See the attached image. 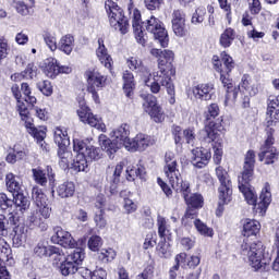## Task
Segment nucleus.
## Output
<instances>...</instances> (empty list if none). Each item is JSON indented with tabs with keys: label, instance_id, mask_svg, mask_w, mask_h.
<instances>
[{
	"label": "nucleus",
	"instance_id": "7",
	"mask_svg": "<svg viewBox=\"0 0 279 279\" xmlns=\"http://www.w3.org/2000/svg\"><path fill=\"white\" fill-rule=\"evenodd\" d=\"M105 10L109 19V25L114 32H120L123 36L130 32V21L119 4L112 0H107Z\"/></svg>",
	"mask_w": 279,
	"mask_h": 279
},
{
	"label": "nucleus",
	"instance_id": "49",
	"mask_svg": "<svg viewBox=\"0 0 279 279\" xmlns=\"http://www.w3.org/2000/svg\"><path fill=\"white\" fill-rule=\"evenodd\" d=\"M195 219H197V210L190 207L186 209L185 215L182 218V225L191 228V226H194L193 221H195Z\"/></svg>",
	"mask_w": 279,
	"mask_h": 279
},
{
	"label": "nucleus",
	"instance_id": "34",
	"mask_svg": "<svg viewBox=\"0 0 279 279\" xmlns=\"http://www.w3.org/2000/svg\"><path fill=\"white\" fill-rule=\"evenodd\" d=\"M218 197H219V209L221 210V206L226 204H230L232 202V185H220L218 189Z\"/></svg>",
	"mask_w": 279,
	"mask_h": 279
},
{
	"label": "nucleus",
	"instance_id": "16",
	"mask_svg": "<svg viewBox=\"0 0 279 279\" xmlns=\"http://www.w3.org/2000/svg\"><path fill=\"white\" fill-rule=\"evenodd\" d=\"M172 32L178 38H184L189 34L186 29V13L182 10H174L172 12Z\"/></svg>",
	"mask_w": 279,
	"mask_h": 279
},
{
	"label": "nucleus",
	"instance_id": "26",
	"mask_svg": "<svg viewBox=\"0 0 279 279\" xmlns=\"http://www.w3.org/2000/svg\"><path fill=\"white\" fill-rule=\"evenodd\" d=\"M96 56L106 69L112 68V57L108 53V48L104 44V38H98V48L96 49Z\"/></svg>",
	"mask_w": 279,
	"mask_h": 279
},
{
	"label": "nucleus",
	"instance_id": "41",
	"mask_svg": "<svg viewBox=\"0 0 279 279\" xmlns=\"http://www.w3.org/2000/svg\"><path fill=\"white\" fill-rule=\"evenodd\" d=\"M123 82H124L123 90H124L126 97H132V95L134 93V87H135L134 74H132V72H130V71H125L123 73Z\"/></svg>",
	"mask_w": 279,
	"mask_h": 279
},
{
	"label": "nucleus",
	"instance_id": "51",
	"mask_svg": "<svg viewBox=\"0 0 279 279\" xmlns=\"http://www.w3.org/2000/svg\"><path fill=\"white\" fill-rule=\"evenodd\" d=\"M48 258H52L54 264L58 265L64 258V251L58 246L50 245Z\"/></svg>",
	"mask_w": 279,
	"mask_h": 279
},
{
	"label": "nucleus",
	"instance_id": "11",
	"mask_svg": "<svg viewBox=\"0 0 279 279\" xmlns=\"http://www.w3.org/2000/svg\"><path fill=\"white\" fill-rule=\"evenodd\" d=\"M267 138L265 144L260 148L258 158L260 162L265 161V165H274L278 160V150L274 147V129H267Z\"/></svg>",
	"mask_w": 279,
	"mask_h": 279
},
{
	"label": "nucleus",
	"instance_id": "33",
	"mask_svg": "<svg viewBox=\"0 0 279 279\" xmlns=\"http://www.w3.org/2000/svg\"><path fill=\"white\" fill-rule=\"evenodd\" d=\"M57 193L62 199L73 197V195H75V183L71 181L61 183L57 189Z\"/></svg>",
	"mask_w": 279,
	"mask_h": 279
},
{
	"label": "nucleus",
	"instance_id": "52",
	"mask_svg": "<svg viewBox=\"0 0 279 279\" xmlns=\"http://www.w3.org/2000/svg\"><path fill=\"white\" fill-rule=\"evenodd\" d=\"M206 16V8L198 7L192 15L191 23L192 25H199L204 23Z\"/></svg>",
	"mask_w": 279,
	"mask_h": 279
},
{
	"label": "nucleus",
	"instance_id": "62",
	"mask_svg": "<svg viewBox=\"0 0 279 279\" xmlns=\"http://www.w3.org/2000/svg\"><path fill=\"white\" fill-rule=\"evenodd\" d=\"M246 36L254 40V43H258L260 38H265V32H258L256 27L252 26L251 28H247Z\"/></svg>",
	"mask_w": 279,
	"mask_h": 279
},
{
	"label": "nucleus",
	"instance_id": "28",
	"mask_svg": "<svg viewBox=\"0 0 279 279\" xmlns=\"http://www.w3.org/2000/svg\"><path fill=\"white\" fill-rule=\"evenodd\" d=\"M58 49L65 56H71L75 49V37L72 34L63 35L58 43Z\"/></svg>",
	"mask_w": 279,
	"mask_h": 279
},
{
	"label": "nucleus",
	"instance_id": "45",
	"mask_svg": "<svg viewBox=\"0 0 279 279\" xmlns=\"http://www.w3.org/2000/svg\"><path fill=\"white\" fill-rule=\"evenodd\" d=\"M13 204L20 210H27L29 208V198H27L23 193L19 192L17 194H13Z\"/></svg>",
	"mask_w": 279,
	"mask_h": 279
},
{
	"label": "nucleus",
	"instance_id": "2",
	"mask_svg": "<svg viewBox=\"0 0 279 279\" xmlns=\"http://www.w3.org/2000/svg\"><path fill=\"white\" fill-rule=\"evenodd\" d=\"M219 112V105L214 102L207 106L205 119L209 122L203 130L204 141L206 143H213L215 165H221V159L223 158V140H221V133L223 131V124L221 123L223 119H218L216 122L213 121V119H217Z\"/></svg>",
	"mask_w": 279,
	"mask_h": 279
},
{
	"label": "nucleus",
	"instance_id": "9",
	"mask_svg": "<svg viewBox=\"0 0 279 279\" xmlns=\"http://www.w3.org/2000/svg\"><path fill=\"white\" fill-rule=\"evenodd\" d=\"M144 112L150 117L155 123H162L166 119L162 106L158 104L156 96L148 94L144 97L143 102Z\"/></svg>",
	"mask_w": 279,
	"mask_h": 279
},
{
	"label": "nucleus",
	"instance_id": "8",
	"mask_svg": "<svg viewBox=\"0 0 279 279\" xmlns=\"http://www.w3.org/2000/svg\"><path fill=\"white\" fill-rule=\"evenodd\" d=\"M87 82V92L90 93L95 104H99V90L106 86L107 77L97 70H87L85 72Z\"/></svg>",
	"mask_w": 279,
	"mask_h": 279
},
{
	"label": "nucleus",
	"instance_id": "25",
	"mask_svg": "<svg viewBox=\"0 0 279 279\" xmlns=\"http://www.w3.org/2000/svg\"><path fill=\"white\" fill-rule=\"evenodd\" d=\"M256 163V154L254 150H248L245 155L243 171L238 179H254V165Z\"/></svg>",
	"mask_w": 279,
	"mask_h": 279
},
{
	"label": "nucleus",
	"instance_id": "15",
	"mask_svg": "<svg viewBox=\"0 0 279 279\" xmlns=\"http://www.w3.org/2000/svg\"><path fill=\"white\" fill-rule=\"evenodd\" d=\"M177 193H181L185 199V204L191 206L193 210L195 208H202L204 205V197L201 194H191V183L187 181L183 183L178 190Z\"/></svg>",
	"mask_w": 279,
	"mask_h": 279
},
{
	"label": "nucleus",
	"instance_id": "47",
	"mask_svg": "<svg viewBox=\"0 0 279 279\" xmlns=\"http://www.w3.org/2000/svg\"><path fill=\"white\" fill-rule=\"evenodd\" d=\"M196 230L198 233L202 234V236H213V234H215V232L213 231V228H209L206 223H204L202 220L199 219H195L193 221Z\"/></svg>",
	"mask_w": 279,
	"mask_h": 279
},
{
	"label": "nucleus",
	"instance_id": "5",
	"mask_svg": "<svg viewBox=\"0 0 279 279\" xmlns=\"http://www.w3.org/2000/svg\"><path fill=\"white\" fill-rule=\"evenodd\" d=\"M247 241V239L243 240L241 254L247 257L250 267L255 271H269L271 258L265 253V244L260 241L253 243Z\"/></svg>",
	"mask_w": 279,
	"mask_h": 279
},
{
	"label": "nucleus",
	"instance_id": "39",
	"mask_svg": "<svg viewBox=\"0 0 279 279\" xmlns=\"http://www.w3.org/2000/svg\"><path fill=\"white\" fill-rule=\"evenodd\" d=\"M76 154L72 162V169L74 171H86L88 167V159L82 151H74Z\"/></svg>",
	"mask_w": 279,
	"mask_h": 279
},
{
	"label": "nucleus",
	"instance_id": "3",
	"mask_svg": "<svg viewBox=\"0 0 279 279\" xmlns=\"http://www.w3.org/2000/svg\"><path fill=\"white\" fill-rule=\"evenodd\" d=\"M252 180L253 179H238V189L240 193H242L246 204H248V206H253L254 213L259 215V217H265L267 208H269V205L271 204V185L269 182L265 183L259 195L260 201L257 203L258 195L256 194L254 187L250 184Z\"/></svg>",
	"mask_w": 279,
	"mask_h": 279
},
{
	"label": "nucleus",
	"instance_id": "29",
	"mask_svg": "<svg viewBox=\"0 0 279 279\" xmlns=\"http://www.w3.org/2000/svg\"><path fill=\"white\" fill-rule=\"evenodd\" d=\"M26 130L31 136H33L38 145H40L41 149H47V144L45 143V138H47V132L45 129H38L34 126L32 123L26 124Z\"/></svg>",
	"mask_w": 279,
	"mask_h": 279
},
{
	"label": "nucleus",
	"instance_id": "21",
	"mask_svg": "<svg viewBox=\"0 0 279 279\" xmlns=\"http://www.w3.org/2000/svg\"><path fill=\"white\" fill-rule=\"evenodd\" d=\"M111 138L119 141L125 149H130L132 140L130 138V124L122 123L110 133Z\"/></svg>",
	"mask_w": 279,
	"mask_h": 279
},
{
	"label": "nucleus",
	"instance_id": "42",
	"mask_svg": "<svg viewBox=\"0 0 279 279\" xmlns=\"http://www.w3.org/2000/svg\"><path fill=\"white\" fill-rule=\"evenodd\" d=\"M44 73L47 77H50L51 80H54V77H58L59 75L58 60L53 58L47 59Z\"/></svg>",
	"mask_w": 279,
	"mask_h": 279
},
{
	"label": "nucleus",
	"instance_id": "44",
	"mask_svg": "<svg viewBox=\"0 0 279 279\" xmlns=\"http://www.w3.org/2000/svg\"><path fill=\"white\" fill-rule=\"evenodd\" d=\"M216 175L220 182V186L232 185V180L230 179V174L228 173V170L225 169L223 167L218 166L216 168Z\"/></svg>",
	"mask_w": 279,
	"mask_h": 279
},
{
	"label": "nucleus",
	"instance_id": "61",
	"mask_svg": "<svg viewBox=\"0 0 279 279\" xmlns=\"http://www.w3.org/2000/svg\"><path fill=\"white\" fill-rule=\"evenodd\" d=\"M172 136L174 138L175 145H182L184 141V131H182L181 126L173 125L172 126Z\"/></svg>",
	"mask_w": 279,
	"mask_h": 279
},
{
	"label": "nucleus",
	"instance_id": "43",
	"mask_svg": "<svg viewBox=\"0 0 279 279\" xmlns=\"http://www.w3.org/2000/svg\"><path fill=\"white\" fill-rule=\"evenodd\" d=\"M156 252L159 258H171V245L167 243V240H161L156 246Z\"/></svg>",
	"mask_w": 279,
	"mask_h": 279
},
{
	"label": "nucleus",
	"instance_id": "10",
	"mask_svg": "<svg viewBox=\"0 0 279 279\" xmlns=\"http://www.w3.org/2000/svg\"><path fill=\"white\" fill-rule=\"evenodd\" d=\"M78 104L80 108L77 109V114L82 123H87V125H90V128H96V130H99V132H106V123H104V120H101L99 116H95L93 112H90L86 106V101L81 100Z\"/></svg>",
	"mask_w": 279,
	"mask_h": 279
},
{
	"label": "nucleus",
	"instance_id": "37",
	"mask_svg": "<svg viewBox=\"0 0 279 279\" xmlns=\"http://www.w3.org/2000/svg\"><path fill=\"white\" fill-rule=\"evenodd\" d=\"M236 38V32L232 28H226L225 32L220 35V46L225 49H228V47H232V43H234V39Z\"/></svg>",
	"mask_w": 279,
	"mask_h": 279
},
{
	"label": "nucleus",
	"instance_id": "38",
	"mask_svg": "<svg viewBox=\"0 0 279 279\" xmlns=\"http://www.w3.org/2000/svg\"><path fill=\"white\" fill-rule=\"evenodd\" d=\"M158 234L161 240H167V236L171 235V226L167 219L162 216L157 217Z\"/></svg>",
	"mask_w": 279,
	"mask_h": 279
},
{
	"label": "nucleus",
	"instance_id": "59",
	"mask_svg": "<svg viewBox=\"0 0 279 279\" xmlns=\"http://www.w3.org/2000/svg\"><path fill=\"white\" fill-rule=\"evenodd\" d=\"M37 88L46 97H51V95H53V87L51 86V82L49 81H40L39 83H37Z\"/></svg>",
	"mask_w": 279,
	"mask_h": 279
},
{
	"label": "nucleus",
	"instance_id": "50",
	"mask_svg": "<svg viewBox=\"0 0 279 279\" xmlns=\"http://www.w3.org/2000/svg\"><path fill=\"white\" fill-rule=\"evenodd\" d=\"M51 245H47L45 242H39L34 247V254L35 256H38V258H49V247Z\"/></svg>",
	"mask_w": 279,
	"mask_h": 279
},
{
	"label": "nucleus",
	"instance_id": "23",
	"mask_svg": "<svg viewBox=\"0 0 279 279\" xmlns=\"http://www.w3.org/2000/svg\"><path fill=\"white\" fill-rule=\"evenodd\" d=\"M98 143L101 149H104L110 158H112L113 154H117L118 149L124 147L119 141L114 140V137L113 140H110L106 134L99 135Z\"/></svg>",
	"mask_w": 279,
	"mask_h": 279
},
{
	"label": "nucleus",
	"instance_id": "46",
	"mask_svg": "<svg viewBox=\"0 0 279 279\" xmlns=\"http://www.w3.org/2000/svg\"><path fill=\"white\" fill-rule=\"evenodd\" d=\"M60 271L62 276H71V274H76V271H80V268L77 267V265H75V263L66 259L61 264Z\"/></svg>",
	"mask_w": 279,
	"mask_h": 279
},
{
	"label": "nucleus",
	"instance_id": "30",
	"mask_svg": "<svg viewBox=\"0 0 279 279\" xmlns=\"http://www.w3.org/2000/svg\"><path fill=\"white\" fill-rule=\"evenodd\" d=\"M260 232V222L246 218L243 222V236H256Z\"/></svg>",
	"mask_w": 279,
	"mask_h": 279
},
{
	"label": "nucleus",
	"instance_id": "40",
	"mask_svg": "<svg viewBox=\"0 0 279 279\" xmlns=\"http://www.w3.org/2000/svg\"><path fill=\"white\" fill-rule=\"evenodd\" d=\"M5 182L7 189L10 193H13V195L21 193V181L16 179V175H14V173H8L5 177Z\"/></svg>",
	"mask_w": 279,
	"mask_h": 279
},
{
	"label": "nucleus",
	"instance_id": "53",
	"mask_svg": "<svg viewBox=\"0 0 279 279\" xmlns=\"http://www.w3.org/2000/svg\"><path fill=\"white\" fill-rule=\"evenodd\" d=\"M44 43H46L47 47L50 49V51H57L58 49V39H56V36L49 32H45L43 34Z\"/></svg>",
	"mask_w": 279,
	"mask_h": 279
},
{
	"label": "nucleus",
	"instance_id": "1",
	"mask_svg": "<svg viewBox=\"0 0 279 279\" xmlns=\"http://www.w3.org/2000/svg\"><path fill=\"white\" fill-rule=\"evenodd\" d=\"M150 53L154 58H157L158 70L153 72L151 78H146L145 86H147L153 95H158L162 87L166 88L169 95V104L173 106L175 104V84H173V77H175V66L173 65L174 54L171 50H160L153 48Z\"/></svg>",
	"mask_w": 279,
	"mask_h": 279
},
{
	"label": "nucleus",
	"instance_id": "14",
	"mask_svg": "<svg viewBox=\"0 0 279 279\" xmlns=\"http://www.w3.org/2000/svg\"><path fill=\"white\" fill-rule=\"evenodd\" d=\"M163 173L168 179V182L171 184L173 190H179L181 186H184L189 181L182 180V174L180 169H178V162H171L163 167Z\"/></svg>",
	"mask_w": 279,
	"mask_h": 279
},
{
	"label": "nucleus",
	"instance_id": "4",
	"mask_svg": "<svg viewBox=\"0 0 279 279\" xmlns=\"http://www.w3.org/2000/svg\"><path fill=\"white\" fill-rule=\"evenodd\" d=\"M234 66V59L226 51L221 52V62L219 57H214V69L220 74V82L226 88V106L228 101H236V97H239V88L234 87L232 78H230V73H232Z\"/></svg>",
	"mask_w": 279,
	"mask_h": 279
},
{
	"label": "nucleus",
	"instance_id": "48",
	"mask_svg": "<svg viewBox=\"0 0 279 279\" xmlns=\"http://www.w3.org/2000/svg\"><path fill=\"white\" fill-rule=\"evenodd\" d=\"M98 258L101 263H112V260L117 258V251L113 248H102L98 254Z\"/></svg>",
	"mask_w": 279,
	"mask_h": 279
},
{
	"label": "nucleus",
	"instance_id": "57",
	"mask_svg": "<svg viewBox=\"0 0 279 279\" xmlns=\"http://www.w3.org/2000/svg\"><path fill=\"white\" fill-rule=\"evenodd\" d=\"M158 235L156 234V232L147 233L143 243V250H151V247H156Z\"/></svg>",
	"mask_w": 279,
	"mask_h": 279
},
{
	"label": "nucleus",
	"instance_id": "58",
	"mask_svg": "<svg viewBox=\"0 0 279 279\" xmlns=\"http://www.w3.org/2000/svg\"><path fill=\"white\" fill-rule=\"evenodd\" d=\"M32 172L36 184H39L40 186H47V174L45 171L40 169H33Z\"/></svg>",
	"mask_w": 279,
	"mask_h": 279
},
{
	"label": "nucleus",
	"instance_id": "64",
	"mask_svg": "<svg viewBox=\"0 0 279 279\" xmlns=\"http://www.w3.org/2000/svg\"><path fill=\"white\" fill-rule=\"evenodd\" d=\"M123 208L126 215H132V213H136L138 205H136L134 201L126 197L124 198Z\"/></svg>",
	"mask_w": 279,
	"mask_h": 279
},
{
	"label": "nucleus",
	"instance_id": "22",
	"mask_svg": "<svg viewBox=\"0 0 279 279\" xmlns=\"http://www.w3.org/2000/svg\"><path fill=\"white\" fill-rule=\"evenodd\" d=\"M193 154V165L196 167V169H204L206 165L210 161V158H213V155L210 154V150L197 147L192 149Z\"/></svg>",
	"mask_w": 279,
	"mask_h": 279
},
{
	"label": "nucleus",
	"instance_id": "31",
	"mask_svg": "<svg viewBox=\"0 0 279 279\" xmlns=\"http://www.w3.org/2000/svg\"><path fill=\"white\" fill-rule=\"evenodd\" d=\"M53 140L58 147H69L71 145V140L69 138V133L66 129L57 126L53 132Z\"/></svg>",
	"mask_w": 279,
	"mask_h": 279
},
{
	"label": "nucleus",
	"instance_id": "19",
	"mask_svg": "<svg viewBox=\"0 0 279 279\" xmlns=\"http://www.w3.org/2000/svg\"><path fill=\"white\" fill-rule=\"evenodd\" d=\"M73 150L82 151L87 160H99L101 158V150L95 146H88L84 141L74 140Z\"/></svg>",
	"mask_w": 279,
	"mask_h": 279
},
{
	"label": "nucleus",
	"instance_id": "35",
	"mask_svg": "<svg viewBox=\"0 0 279 279\" xmlns=\"http://www.w3.org/2000/svg\"><path fill=\"white\" fill-rule=\"evenodd\" d=\"M37 71L38 69L36 68V65H34V63H28L23 74H19V73L12 74L11 80L12 82H21L23 77H26V80H34V77H36Z\"/></svg>",
	"mask_w": 279,
	"mask_h": 279
},
{
	"label": "nucleus",
	"instance_id": "60",
	"mask_svg": "<svg viewBox=\"0 0 279 279\" xmlns=\"http://www.w3.org/2000/svg\"><path fill=\"white\" fill-rule=\"evenodd\" d=\"M94 221L97 228H99L100 230H102V228H106V226H108V221L106 220V210H98L94 217Z\"/></svg>",
	"mask_w": 279,
	"mask_h": 279
},
{
	"label": "nucleus",
	"instance_id": "27",
	"mask_svg": "<svg viewBox=\"0 0 279 279\" xmlns=\"http://www.w3.org/2000/svg\"><path fill=\"white\" fill-rule=\"evenodd\" d=\"M126 65L131 71H135V73H140L141 75H148V80L150 77L154 78V73H149V68L143 64V60L137 57H131L126 60Z\"/></svg>",
	"mask_w": 279,
	"mask_h": 279
},
{
	"label": "nucleus",
	"instance_id": "54",
	"mask_svg": "<svg viewBox=\"0 0 279 279\" xmlns=\"http://www.w3.org/2000/svg\"><path fill=\"white\" fill-rule=\"evenodd\" d=\"M21 90L25 97L26 104L34 106L36 104L37 99L35 98V96H32V88L29 87V84L22 83Z\"/></svg>",
	"mask_w": 279,
	"mask_h": 279
},
{
	"label": "nucleus",
	"instance_id": "13",
	"mask_svg": "<svg viewBox=\"0 0 279 279\" xmlns=\"http://www.w3.org/2000/svg\"><path fill=\"white\" fill-rule=\"evenodd\" d=\"M53 232L51 243H54V245H60L65 250H75L77 247V241H75L71 232L62 229V227H54Z\"/></svg>",
	"mask_w": 279,
	"mask_h": 279
},
{
	"label": "nucleus",
	"instance_id": "63",
	"mask_svg": "<svg viewBox=\"0 0 279 279\" xmlns=\"http://www.w3.org/2000/svg\"><path fill=\"white\" fill-rule=\"evenodd\" d=\"M183 140L187 145H195V129L189 128L183 130Z\"/></svg>",
	"mask_w": 279,
	"mask_h": 279
},
{
	"label": "nucleus",
	"instance_id": "6",
	"mask_svg": "<svg viewBox=\"0 0 279 279\" xmlns=\"http://www.w3.org/2000/svg\"><path fill=\"white\" fill-rule=\"evenodd\" d=\"M32 195L37 209L31 214L28 221L31 226L39 228L41 232H47L49 225H47L44 219H49L51 217V207L47 204V195H45L43 190L38 186L33 187Z\"/></svg>",
	"mask_w": 279,
	"mask_h": 279
},
{
	"label": "nucleus",
	"instance_id": "36",
	"mask_svg": "<svg viewBox=\"0 0 279 279\" xmlns=\"http://www.w3.org/2000/svg\"><path fill=\"white\" fill-rule=\"evenodd\" d=\"M240 88L246 90L250 97H256L258 95V84H252V78L247 74L242 76Z\"/></svg>",
	"mask_w": 279,
	"mask_h": 279
},
{
	"label": "nucleus",
	"instance_id": "17",
	"mask_svg": "<svg viewBox=\"0 0 279 279\" xmlns=\"http://www.w3.org/2000/svg\"><path fill=\"white\" fill-rule=\"evenodd\" d=\"M192 95L197 101H210L215 97V84L201 83L192 87Z\"/></svg>",
	"mask_w": 279,
	"mask_h": 279
},
{
	"label": "nucleus",
	"instance_id": "20",
	"mask_svg": "<svg viewBox=\"0 0 279 279\" xmlns=\"http://www.w3.org/2000/svg\"><path fill=\"white\" fill-rule=\"evenodd\" d=\"M151 145H156V140L149 135L140 133L134 140H131L128 151H145V149L151 147Z\"/></svg>",
	"mask_w": 279,
	"mask_h": 279
},
{
	"label": "nucleus",
	"instance_id": "32",
	"mask_svg": "<svg viewBox=\"0 0 279 279\" xmlns=\"http://www.w3.org/2000/svg\"><path fill=\"white\" fill-rule=\"evenodd\" d=\"M57 156L59 158V167L61 169H69V165H71V158H73V154L69 150V146H62L58 148Z\"/></svg>",
	"mask_w": 279,
	"mask_h": 279
},
{
	"label": "nucleus",
	"instance_id": "56",
	"mask_svg": "<svg viewBox=\"0 0 279 279\" xmlns=\"http://www.w3.org/2000/svg\"><path fill=\"white\" fill-rule=\"evenodd\" d=\"M101 245H104V240L101 239V236H99V235H92L88 239L87 247L92 252H99V247H101Z\"/></svg>",
	"mask_w": 279,
	"mask_h": 279
},
{
	"label": "nucleus",
	"instance_id": "18",
	"mask_svg": "<svg viewBox=\"0 0 279 279\" xmlns=\"http://www.w3.org/2000/svg\"><path fill=\"white\" fill-rule=\"evenodd\" d=\"M279 120V96L268 97V108L266 112V125L268 130L276 125Z\"/></svg>",
	"mask_w": 279,
	"mask_h": 279
},
{
	"label": "nucleus",
	"instance_id": "12",
	"mask_svg": "<svg viewBox=\"0 0 279 279\" xmlns=\"http://www.w3.org/2000/svg\"><path fill=\"white\" fill-rule=\"evenodd\" d=\"M146 29L149 34H153L155 40H158L161 47H169V35L167 34V29L162 26V22L151 16L146 22Z\"/></svg>",
	"mask_w": 279,
	"mask_h": 279
},
{
	"label": "nucleus",
	"instance_id": "24",
	"mask_svg": "<svg viewBox=\"0 0 279 279\" xmlns=\"http://www.w3.org/2000/svg\"><path fill=\"white\" fill-rule=\"evenodd\" d=\"M133 32L135 35V39L142 47H145V44L147 43V38L145 37V33L143 32V22L141 21V11L137 9H134L133 11Z\"/></svg>",
	"mask_w": 279,
	"mask_h": 279
},
{
	"label": "nucleus",
	"instance_id": "55",
	"mask_svg": "<svg viewBox=\"0 0 279 279\" xmlns=\"http://www.w3.org/2000/svg\"><path fill=\"white\" fill-rule=\"evenodd\" d=\"M84 258H85L84 251L82 248H76V247H74L73 253L68 256V260L70 263H74L76 267L77 265H80V263H82V260H84Z\"/></svg>",
	"mask_w": 279,
	"mask_h": 279
}]
</instances>
